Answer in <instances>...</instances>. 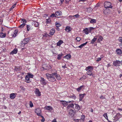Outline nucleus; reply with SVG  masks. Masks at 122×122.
Returning <instances> with one entry per match:
<instances>
[{
    "label": "nucleus",
    "instance_id": "nucleus-1",
    "mask_svg": "<svg viewBox=\"0 0 122 122\" xmlns=\"http://www.w3.org/2000/svg\"><path fill=\"white\" fill-rule=\"evenodd\" d=\"M46 76L47 79L49 81L52 82H54L56 81V79L55 77H54L55 76L54 75V73H52L51 74L46 73Z\"/></svg>",
    "mask_w": 122,
    "mask_h": 122
},
{
    "label": "nucleus",
    "instance_id": "nucleus-2",
    "mask_svg": "<svg viewBox=\"0 0 122 122\" xmlns=\"http://www.w3.org/2000/svg\"><path fill=\"white\" fill-rule=\"evenodd\" d=\"M30 38H27L24 39V40L21 41V44L23 45V46H24L25 45L27 44L30 41Z\"/></svg>",
    "mask_w": 122,
    "mask_h": 122
},
{
    "label": "nucleus",
    "instance_id": "nucleus-3",
    "mask_svg": "<svg viewBox=\"0 0 122 122\" xmlns=\"http://www.w3.org/2000/svg\"><path fill=\"white\" fill-rule=\"evenodd\" d=\"M111 4L110 2H106L104 3V6L105 8H112V6H111Z\"/></svg>",
    "mask_w": 122,
    "mask_h": 122
},
{
    "label": "nucleus",
    "instance_id": "nucleus-4",
    "mask_svg": "<svg viewBox=\"0 0 122 122\" xmlns=\"http://www.w3.org/2000/svg\"><path fill=\"white\" fill-rule=\"evenodd\" d=\"M35 112L38 116H41V111L40 109L38 108L36 109L35 111Z\"/></svg>",
    "mask_w": 122,
    "mask_h": 122
},
{
    "label": "nucleus",
    "instance_id": "nucleus-5",
    "mask_svg": "<svg viewBox=\"0 0 122 122\" xmlns=\"http://www.w3.org/2000/svg\"><path fill=\"white\" fill-rule=\"evenodd\" d=\"M54 75L56 77V79L58 80H60L61 79V78L60 77V75H59L57 74L56 72L54 73Z\"/></svg>",
    "mask_w": 122,
    "mask_h": 122
},
{
    "label": "nucleus",
    "instance_id": "nucleus-6",
    "mask_svg": "<svg viewBox=\"0 0 122 122\" xmlns=\"http://www.w3.org/2000/svg\"><path fill=\"white\" fill-rule=\"evenodd\" d=\"M43 68L46 70H49L51 68V67L49 65H43Z\"/></svg>",
    "mask_w": 122,
    "mask_h": 122
},
{
    "label": "nucleus",
    "instance_id": "nucleus-7",
    "mask_svg": "<svg viewBox=\"0 0 122 122\" xmlns=\"http://www.w3.org/2000/svg\"><path fill=\"white\" fill-rule=\"evenodd\" d=\"M121 63V61L119 60H116L114 61L113 63V65L115 66H119V64Z\"/></svg>",
    "mask_w": 122,
    "mask_h": 122
},
{
    "label": "nucleus",
    "instance_id": "nucleus-8",
    "mask_svg": "<svg viewBox=\"0 0 122 122\" xmlns=\"http://www.w3.org/2000/svg\"><path fill=\"white\" fill-rule=\"evenodd\" d=\"M74 110L71 109L69 111V114L71 117H73L75 113Z\"/></svg>",
    "mask_w": 122,
    "mask_h": 122
},
{
    "label": "nucleus",
    "instance_id": "nucleus-9",
    "mask_svg": "<svg viewBox=\"0 0 122 122\" xmlns=\"http://www.w3.org/2000/svg\"><path fill=\"white\" fill-rule=\"evenodd\" d=\"M41 79L40 81L41 82V84L44 85H45L47 83L46 82V81L42 77L41 78Z\"/></svg>",
    "mask_w": 122,
    "mask_h": 122
},
{
    "label": "nucleus",
    "instance_id": "nucleus-10",
    "mask_svg": "<svg viewBox=\"0 0 122 122\" xmlns=\"http://www.w3.org/2000/svg\"><path fill=\"white\" fill-rule=\"evenodd\" d=\"M35 92L37 96H40L41 95L40 92L38 89L36 88Z\"/></svg>",
    "mask_w": 122,
    "mask_h": 122
},
{
    "label": "nucleus",
    "instance_id": "nucleus-11",
    "mask_svg": "<svg viewBox=\"0 0 122 122\" xmlns=\"http://www.w3.org/2000/svg\"><path fill=\"white\" fill-rule=\"evenodd\" d=\"M45 109L50 111H51L53 109L52 107L49 106H46L44 107Z\"/></svg>",
    "mask_w": 122,
    "mask_h": 122
},
{
    "label": "nucleus",
    "instance_id": "nucleus-12",
    "mask_svg": "<svg viewBox=\"0 0 122 122\" xmlns=\"http://www.w3.org/2000/svg\"><path fill=\"white\" fill-rule=\"evenodd\" d=\"M86 74L90 76H92V77H94L95 75L92 74V71L90 70H89L86 72Z\"/></svg>",
    "mask_w": 122,
    "mask_h": 122
},
{
    "label": "nucleus",
    "instance_id": "nucleus-13",
    "mask_svg": "<svg viewBox=\"0 0 122 122\" xmlns=\"http://www.w3.org/2000/svg\"><path fill=\"white\" fill-rule=\"evenodd\" d=\"M61 102H62V104H63V105L64 106H65L67 105L68 104L67 103L68 102V103H70L71 102V101H70L69 102H66V101H61Z\"/></svg>",
    "mask_w": 122,
    "mask_h": 122
},
{
    "label": "nucleus",
    "instance_id": "nucleus-14",
    "mask_svg": "<svg viewBox=\"0 0 122 122\" xmlns=\"http://www.w3.org/2000/svg\"><path fill=\"white\" fill-rule=\"evenodd\" d=\"M116 51V53L118 55H120L122 53V51L121 50L119 49H117Z\"/></svg>",
    "mask_w": 122,
    "mask_h": 122
},
{
    "label": "nucleus",
    "instance_id": "nucleus-15",
    "mask_svg": "<svg viewBox=\"0 0 122 122\" xmlns=\"http://www.w3.org/2000/svg\"><path fill=\"white\" fill-rule=\"evenodd\" d=\"M98 36L99 35H98L97 36H96L94 37L93 39L91 41V44H93L94 43L97 39V36Z\"/></svg>",
    "mask_w": 122,
    "mask_h": 122
},
{
    "label": "nucleus",
    "instance_id": "nucleus-16",
    "mask_svg": "<svg viewBox=\"0 0 122 122\" xmlns=\"http://www.w3.org/2000/svg\"><path fill=\"white\" fill-rule=\"evenodd\" d=\"M32 25H34L36 27H38L39 25L38 23L36 21H33L32 22Z\"/></svg>",
    "mask_w": 122,
    "mask_h": 122
},
{
    "label": "nucleus",
    "instance_id": "nucleus-17",
    "mask_svg": "<svg viewBox=\"0 0 122 122\" xmlns=\"http://www.w3.org/2000/svg\"><path fill=\"white\" fill-rule=\"evenodd\" d=\"M99 36L97 40V42H99L101 41H102V40L103 39V37L102 36L99 35L98 36Z\"/></svg>",
    "mask_w": 122,
    "mask_h": 122
},
{
    "label": "nucleus",
    "instance_id": "nucleus-18",
    "mask_svg": "<svg viewBox=\"0 0 122 122\" xmlns=\"http://www.w3.org/2000/svg\"><path fill=\"white\" fill-rule=\"evenodd\" d=\"M16 96L14 93H12L10 94V97L11 99H14L15 97Z\"/></svg>",
    "mask_w": 122,
    "mask_h": 122
},
{
    "label": "nucleus",
    "instance_id": "nucleus-19",
    "mask_svg": "<svg viewBox=\"0 0 122 122\" xmlns=\"http://www.w3.org/2000/svg\"><path fill=\"white\" fill-rule=\"evenodd\" d=\"M93 69V67L91 66H88L86 67L85 69V70L86 71H88L89 70H92Z\"/></svg>",
    "mask_w": 122,
    "mask_h": 122
},
{
    "label": "nucleus",
    "instance_id": "nucleus-20",
    "mask_svg": "<svg viewBox=\"0 0 122 122\" xmlns=\"http://www.w3.org/2000/svg\"><path fill=\"white\" fill-rule=\"evenodd\" d=\"M71 57V56L70 54H68L65 56H64V57L65 58H66L68 59H70Z\"/></svg>",
    "mask_w": 122,
    "mask_h": 122
},
{
    "label": "nucleus",
    "instance_id": "nucleus-21",
    "mask_svg": "<svg viewBox=\"0 0 122 122\" xmlns=\"http://www.w3.org/2000/svg\"><path fill=\"white\" fill-rule=\"evenodd\" d=\"M90 19L91 20L90 21V23H91L94 24L96 23L97 21L96 20L92 19L91 18H90Z\"/></svg>",
    "mask_w": 122,
    "mask_h": 122
},
{
    "label": "nucleus",
    "instance_id": "nucleus-22",
    "mask_svg": "<svg viewBox=\"0 0 122 122\" xmlns=\"http://www.w3.org/2000/svg\"><path fill=\"white\" fill-rule=\"evenodd\" d=\"M71 30V28L68 26L66 27L65 28L66 31L68 32H69Z\"/></svg>",
    "mask_w": 122,
    "mask_h": 122
},
{
    "label": "nucleus",
    "instance_id": "nucleus-23",
    "mask_svg": "<svg viewBox=\"0 0 122 122\" xmlns=\"http://www.w3.org/2000/svg\"><path fill=\"white\" fill-rule=\"evenodd\" d=\"M21 68L19 66H15V67L14 70L16 71H19L21 69Z\"/></svg>",
    "mask_w": 122,
    "mask_h": 122
},
{
    "label": "nucleus",
    "instance_id": "nucleus-24",
    "mask_svg": "<svg viewBox=\"0 0 122 122\" xmlns=\"http://www.w3.org/2000/svg\"><path fill=\"white\" fill-rule=\"evenodd\" d=\"M18 50L17 49H15L10 53L11 54H16L17 53Z\"/></svg>",
    "mask_w": 122,
    "mask_h": 122
},
{
    "label": "nucleus",
    "instance_id": "nucleus-25",
    "mask_svg": "<svg viewBox=\"0 0 122 122\" xmlns=\"http://www.w3.org/2000/svg\"><path fill=\"white\" fill-rule=\"evenodd\" d=\"M63 41L60 40L57 43V46H60L63 43Z\"/></svg>",
    "mask_w": 122,
    "mask_h": 122
},
{
    "label": "nucleus",
    "instance_id": "nucleus-26",
    "mask_svg": "<svg viewBox=\"0 0 122 122\" xmlns=\"http://www.w3.org/2000/svg\"><path fill=\"white\" fill-rule=\"evenodd\" d=\"M86 34H88L89 32H88V28H86L84 29L83 31Z\"/></svg>",
    "mask_w": 122,
    "mask_h": 122
},
{
    "label": "nucleus",
    "instance_id": "nucleus-27",
    "mask_svg": "<svg viewBox=\"0 0 122 122\" xmlns=\"http://www.w3.org/2000/svg\"><path fill=\"white\" fill-rule=\"evenodd\" d=\"M63 55V54H59L58 55V56L57 57V59L59 60H60L62 56Z\"/></svg>",
    "mask_w": 122,
    "mask_h": 122
},
{
    "label": "nucleus",
    "instance_id": "nucleus-28",
    "mask_svg": "<svg viewBox=\"0 0 122 122\" xmlns=\"http://www.w3.org/2000/svg\"><path fill=\"white\" fill-rule=\"evenodd\" d=\"M61 12L60 11H57L56 12L55 14L57 16H59L61 15Z\"/></svg>",
    "mask_w": 122,
    "mask_h": 122
},
{
    "label": "nucleus",
    "instance_id": "nucleus-29",
    "mask_svg": "<svg viewBox=\"0 0 122 122\" xmlns=\"http://www.w3.org/2000/svg\"><path fill=\"white\" fill-rule=\"evenodd\" d=\"M6 36V35L3 32L0 33V37L1 38H4Z\"/></svg>",
    "mask_w": 122,
    "mask_h": 122
},
{
    "label": "nucleus",
    "instance_id": "nucleus-30",
    "mask_svg": "<svg viewBox=\"0 0 122 122\" xmlns=\"http://www.w3.org/2000/svg\"><path fill=\"white\" fill-rule=\"evenodd\" d=\"M87 42H86L85 43H84L83 44H82L80 46H79L78 47L80 48H81L82 47L86 45L87 44Z\"/></svg>",
    "mask_w": 122,
    "mask_h": 122
},
{
    "label": "nucleus",
    "instance_id": "nucleus-31",
    "mask_svg": "<svg viewBox=\"0 0 122 122\" xmlns=\"http://www.w3.org/2000/svg\"><path fill=\"white\" fill-rule=\"evenodd\" d=\"M75 108L77 109L78 110H79L80 109V106L77 104H75Z\"/></svg>",
    "mask_w": 122,
    "mask_h": 122
},
{
    "label": "nucleus",
    "instance_id": "nucleus-32",
    "mask_svg": "<svg viewBox=\"0 0 122 122\" xmlns=\"http://www.w3.org/2000/svg\"><path fill=\"white\" fill-rule=\"evenodd\" d=\"M84 87V86L83 85L77 88L76 89V90L78 91L79 92L81 89H82V88Z\"/></svg>",
    "mask_w": 122,
    "mask_h": 122
},
{
    "label": "nucleus",
    "instance_id": "nucleus-33",
    "mask_svg": "<svg viewBox=\"0 0 122 122\" xmlns=\"http://www.w3.org/2000/svg\"><path fill=\"white\" fill-rule=\"evenodd\" d=\"M21 22L22 23H23L25 25V23L27 22L26 20L24 19H22Z\"/></svg>",
    "mask_w": 122,
    "mask_h": 122
},
{
    "label": "nucleus",
    "instance_id": "nucleus-34",
    "mask_svg": "<svg viewBox=\"0 0 122 122\" xmlns=\"http://www.w3.org/2000/svg\"><path fill=\"white\" fill-rule=\"evenodd\" d=\"M18 31L17 30H15L14 32V34L13 35V36L15 37L16 36V34H17Z\"/></svg>",
    "mask_w": 122,
    "mask_h": 122
},
{
    "label": "nucleus",
    "instance_id": "nucleus-35",
    "mask_svg": "<svg viewBox=\"0 0 122 122\" xmlns=\"http://www.w3.org/2000/svg\"><path fill=\"white\" fill-rule=\"evenodd\" d=\"M28 76L30 78H32L33 77V75L32 74H31L29 73H27Z\"/></svg>",
    "mask_w": 122,
    "mask_h": 122
},
{
    "label": "nucleus",
    "instance_id": "nucleus-36",
    "mask_svg": "<svg viewBox=\"0 0 122 122\" xmlns=\"http://www.w3.org/2000/svg\"><path fill=\"white\" fill-rule=\"evenodd\" d=\"M103 116L108 121H109V120L107 116V113L104 114Z\"/></svg>",
    "mask_w": 122,
    "mask_h": 122
},
{
    "label": "nucleus",
    "instance_id": "nucleus-37",
    "mask_svg": "<svg viewBox=\"0 0 122 122\" xmlns=\"http://www.w3.org/2000/svg\"><path fill=\"white\" fill-rule=\"evenodd\" d=\"M79 100L80 101H81L84 97L82 95V94H80L79 95Z\"/></svg>",
    "mask_w": 122,
    "mask_h": 122
},
{
    "label": "nucleus",
    "instance_id": "nucleus-38",
    "mask_svg": "<svg viewBox=\"0 0 122 122\" xmlns=\"http://www.w3.org/2000/svg\"><path fill=\"white\" fill-rule=\"evenodd\" d=\"M31 27L29 25H27L26 26L27 31H28L30 29Z\"/></svg>",
    "mask_w": 122,
    "mask_h": 122
},
{
    "label": "nucleus",
    "instance_id": "nucleus-39",
    "mask_svg": "<svg viewBox=\"0 0 122 122\" xmlns=\"http://www.w3.org/2000/svg\"><path fill=\"white\" fill-rule=\"evenodd\" d=\"M50 31L51 33H52V35H53L55 32V30L54 29H53L51 30Z\"/></svg>",
    "mask_w": 122,
    "mask_h": 122
},
{
    "label": "nucleus",
    "instance_id": "nucleus-40",
    "mask_svg": "<svg viewBox=\"0 0 122 122\" xmlns=\"http://www.w3.org/2000/svg\"><path fill=\"white\" fill-rule=\"evenodd\" d=\"M93 28H94L92 27H90L88 28V32H89V33L91 31V30L93 29Z\"/></svg>",
    "mask_w": 122,
    "mask_h": 122
},
{
    "label": "nucleus",
    "instance_id": "nucleus-41",
    "mask_svg": "<svg viewBox=\"0 0 122 122\" xmlns=\"http://www.w3.org/2000/svg\"><path fill=\"white\" fill-rule=\"evenodd\" d=\"M25 79L27 81H29L30 80V77L28 76V75L25 76Z\"/></svg>",
    "mask_w": 122,
    "mask_h": 122
},
{
    "label": "nucleus",
    "instance_id": "nucleus-42",
    "mask_svg": "<svg viewBox=\"0 0 122 122\" xmlns=\"http://www.w3.org/2000/svg\"><path fill=\"white\" fill-rule=\"evenodd\" d=\"M51 20L50 19H46V23L47 24H49L51 22Z\"/></svg>",
    "mask_w": 122,
    "mask_h": 122
},
{
    "label": "nucleus",
    "instance_id": "nucleus-43",
    "mask_svg": "<svg viewBox=\"0 0 122 122\" xmlns=\"http://www.w3.org/2000/svg\"><path fill=\"white\" fill-rule=\"evenodd\" d=\"M25 25L24 24H22L21 25H20L18 27L20 28H21L23 27Z\"/></svg>",
    "mask_w": 122,
    "mask_h": 122
},
{
    "label": "nucleus",
    "instance_id": "nucleus-44",
    "mask_svg": "<svg viewBox=\"0 0 122 122\" xmlns=\"http://www.w3.org/2000/svg\"><path fill=\"white\" fill-rule=\"evenodd\" d=\"M92 9L91 7L88 8L87 9V11L89 12H91L92 11Z\"/></svg>",
    "mask_w": 122,
    "mask_h": 122
},
{
    "label": "nucleus",
    "instance_id": "nucleus-45",
    "mask_svg": "<svg viewBox=\"0 0 122 122\" xmlns=\"http://www.w3.org/2000/svg\"><path fill=\"white\" fill-rule=\"evenodd\" d=\"M56 27H59L60 26V25L58 23H56Z\"/></svg>",
    "mask_w": 122,
    "mask_h": 122
},
{
    "label": "nucleus",
    "instance_id": "nucleus-46",
    "mask_svg": "<svg viewBox=\"0 0 122 122\" xmlns=\"http://www.w3.org/2000/svg\"><path fill=\"white\" fill-rule=\"evenodd\" d=\"M42 118V119L41 120V121L42 122H44L45 121V119L44 118V117L41 115L40 116Z\"/></svg>",
    "mask_w": 122,
    "mask_h": 122
},
{
    "label": "nucleus",
    "instance_id": "nucleus-47",
    "mask_svg": "<svg viewBox=\"0 0 122 122\" xmlns=\"http://www.w3.org/2000/svg\"><path fill=\"white\" fill-rule=\"evenodd\" d=\"M30 106L31 107H32L33 106V104L31 101H30Z\"/></svg>",
    "mask_w": 122,
    "mask_h": 122
},
{
    "label": "nucleus",
    "instance_id": "nucleus-48",
    "mask_svg": "<svg viewBox=\"0 0 122 122\" xmlns=\"http://www.w3.org/2000/svg\"><path fill=\"white\" fill-rule=\"evenodd\" d=\"M76 39L78 41H79L81 39L80 37H77L76 38Z\"/></svg>",
    "mask_w": 122,
    "mask_h": 122
},
{
    "label": "nucleus",
    "instance_id": "nucleus-49",
    "mask_svg": "<svg viewBox=\"0 0 122 122\" xmlns=\"http://www.w3.org/2000/svg\"><path fill=\"white\" fill-rule=\"evenodd\" d=\"M70 97L71 98H72L74 99L75 98H76V96H70Z\"/></svg>",
    "mask_w": 122,
    "mask_h": 122
},
{
    "label": "nucleus",
    "instance_id": "nucleus-50",
    "mask_svg": "<svg viewBox=\"0 0 122 122\" xmlns=\"http://www.w3.org/2000/svg\"><path fill=\"white\" fill-rule=\"evenodd\" d=\"M74 106V105L72 103V104H70V105H69V106H68V107H73Z\"/></svg>",
    "mask_w": 122,
    "mask_h": 122
},
{
    "label": "nucleus",
    "instance_id": "nucleus-51",
    "mask_svg": "<svg viewBox=\"0 0 122 122\" xmlns=\"http://www.w3.org/2000/svg\"><path fill=\"white\" fill-rule=\"evenodd\" d=\"M74 17H75L76 18H78L79 17V15L78 14H77L74 15Z\"/></svg>",
    "mask_w": 122,
    "mask_h": 122
},
{
    "label": "nucleus",
    "instance_id": "nucleus-52",
    "mask_svg": "<svg viewBox=\"0 0 122 122\" xmlns=\"http://www.w3.org/2000/svg\"><path fill=\"white\" fill-rule=\"evenodd\" d=\"M101 60V58H98L96 60L97 61H100Z\"/></svg>",
    "mask_w": 122,
    "mask_h": 122
},
{
    "label": "nucleus",
    "instance_id": "nucleus-53",
    "mask_svg": "<svg viewBox=\"0 0 122 122\" xmlns=\"http://www.w3.org/2000/svg\"><path fill=\"white\" fill-rule=\"evenodd\" d=\"M55 16V15L54 14H52L50 16L51 17H54Z\"/></svg>",
    "mask_w": 122,
    "mask_h": 122
},
{
    "label": "nucleus",
    "instance_id": "nucleus-54",
    "mask_svg": "<svg viewBox=\"0 0 122 122\" xmlns=\"http://www.w3.org/2000/svg\"><path fill=\"white\" fill-rule=\"evenodd\" d=\"M69 17L70 18H71V19H74L75 18L74 17V15L73 16H69Z\"/></svg>",
    "mask_w": 122,
    "mask_h": 122
},
{
    "label": "nucleus",
    "instance_id": "nucleus-55",
    "mask_svg": "<svg viewBox=\"0 0 122 122\" xmlns=\"http://www.w3.org/2000/svg\"><path fill=\"white\" fill-rule=\"evenodd\" d=\"M86 78V77L85 76H83L82 77V78H81L80 79L82 78L83 80H84Z\"/></svg>",
    "mask_w": 122,
    "mask_h": 122
},
{
    "label": "nucleus",
    "instance_id": "nucleus-56",
    "mask_svg": "<svg viewBox=\"0 0 122 122\" xmlns=\"http://www.w3.org/2000/svg\"><path fill=\"white\" fill-rule=\"evenodd\" d=\"M121 114L119 113H117L116 116H117V117H119L120 116V115H121Z\"/></svg>",
    "mask_w": 122,
    "mask_h": 122
},
{
    "label": "nucleus",
    "instance_id": "nucleus-57",
    "mask_svg": "<svg viewBox=\"0 0 122 122\" xmlns=\"http://www.w3.org/2000/svg\"><path fill=\"white\" fill-rule=\"evenodd\" d=\"M119 40L120 41L122 42V37H120Z\"/></svg>",
    "mask_w": 122,
    "mask_h": 122
},
{
    "label": "nucleus",
    "instance_id": "nucleus-58",
    "mask_svg": "<svg viewBox=\"0 0 122 122\" xmlns=\"http://www.w3.org/2000/svg\"><path fill=\"white\" fill-rule=\"evenodd\" d=\"M74 121H75V122H78L79 121V120L78 119H74Z\"/></svg>",
    "mask_w": 122,
    "mask_h": 122
},
{
    "label": "nucleus",
    "instance_id": "nucleus-59",
    "mask_svg": "<svg viewBox=\"0 0 122 122\" xmlns=\"http://www.w3.org/2000/svg\"><path fill=\"white\" fill-rule=\"evenodd\" d=\"M100 98L101 99H105V97H104L103 96H102L100 97Z\"/></svg>",
    "mask_w": 122,
    "mask_h": 122
},
{
    "label": "nucleus",
    "instance_id": "nucleus-60",
    "mask_svg": "<svg viewBox=\"0 0 122 122\" xmlns=\"http://www.w3.org/2000/svg\"><path fill=\"white\" fill-rule=\"evenodd\" d=\"M62 67L63 68H65L66 67V65L65 64L64 66H62Z\"/></svg>",
    "mask_w": 122,
    "mask_h": 122
},
{
    "label": "nucleus",
    "instance_id": "nucleus-61",
    "mask_svg": "<svg viewBox=\"0 0 122 122\" xmlns=\"http://www.w3.org/2000/svg\"><path fill=\"white\" fill-rule=\"evenodd\" d=\"M16 5V4H14L12 6V8H14L15 6Z\"/></svg>",
    "mask_w": 122,
    "mask_h": 122
},
{
    "label": "nucleus",
    "instance_id": "nucleus-62",
    "mask_svg": "<svg viewBox=\"0 0 122 122\" xmlns=\"http://www.w3.org/2000/svg\"><path fill=\"white\" fill-rule=\"evenodd\" d=\"M52 122H57L56 119H54L52 121Z\"/></svg>",
    "mask_w": 122,
    "mask_h": 122
},
{
    "label": "nucleus",
    "instance_id": "nucleus-63",
    "mask_svg": "<svg viewBox=\"0 0 122 122\" xmlns=\"http://www.w3.org/2000/svg\"><path fill=\"white\" fill-rule=\"evenodd\" d=\"M86 0H80L79 1V2L80 1H83V2H84L86 1Z\"/></svg>",
    "mask_w": 122,
    "mask_h": 122
},
{
    "label": "nucleus",
    "instance_id": "nucleus-64",
    "mask_svg": "<svg viewBox=\"0 0 122 122\" xmlns=\"http://www.w3.org/2000/svg\"><path fill=\"white\" fill-rule=\"evenodd\" d=\"M118 110L119 111H122V108H118Z\"/></svg>",
    "mask_w": 122,
    "mask_h": 122
}]
</instances>
